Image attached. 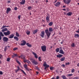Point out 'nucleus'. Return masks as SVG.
<instances>
[{
	"label": "nucleus",
	"mask_w": 79,
	"mask_h": 79,
	"mask_svg": "<svg viewBox=\"0 0 79 79\" xmlns=\"http://www.w3.org/2000/svg\"><path fill=\"white\" fill-rule=\"evenodd\" d=\"M21 42V43H22L20 44V45L22 46H24L26 45H26H27V47H31L32 45L31 44H29V43H26V42L25 40H22Z\"/></svg>",
	"instance_id": "1"
},
{
	"label": "nucleus",
	"mask_w": 79,
	"mask_h": 79,
	"mask_svg": "<svg viewBox=\"0 0 79 79\" xmlns=\"http://www.w3.org/2000/svg\"><path fill=\"white\" fill-rule=\"evenodd\" d=\"M45 32L46 33L48 38H49L50 35L51 34V33L48 31V29H47L45 30Z\"/></svg>",
	"instance_id": "2"
},
{
	"label": "nucleus",
	"mask_w": 79,
	"mask_h": 79,
	"mask_svg": "<svg viewBox=\"0 0 79 79\" xmlns=\"http://www.w3.org/2000/svg\"><path fill=\"white\" fill-rule=\"evenodd\" d=\"M17 68L18 69H17V70H15V73H18V71H19V70H20L21 71V72L24 74L25 75H26V73H25V72H24V71L23 70H22V69H20V68L19 67V66H18L17 67Z\"/></svg>",
	"instance_id": "3"
},
{
	"label": "nucleus",
	"mask_w": 79,
	"mask_h": 79,
	"mask_svg": "<svg viewBox=\"0 0 79 79\" xmlns=\"http://www.w3.org/2000/svg\"><path fill=\"white\" fill-rule=\"evenodd\" d=\"M3 34L5 35V36L9 35H10L11 32L10 31H7V32H4L3 33Z\"/></svg>",
	"instance_id": "4"
},
{
	"label": "nucleus",
	"mask_w": 79,
	"mask_h": 79,
	"mask_svg": "<svg viewBox=\"0 0 79 79\" xmlns=\"http://www.w3.org/2000/svg\"><path fill=\"white\" fill-rule=\"evenodd\" d=\"M41 48L43 52H45L46 51V47L45 45L41 46Z\"/></svg>",
	"instance_id": "5"
},
{
	"label": "nucleus",
	"mask_w": 79,
	"mask_h": 79,
	"mask_svg": "<svg viewBox=\"0 0 79 79\" xmlns=\"http://www.w3.org/2000/svg\"><path fill=\"white\" fill-rule=\"evenodd\" d=\"M45 32L44 31H41V34H40V36H41L42 38L44 37Z\"/></svg>",
	"instance_id": "6"
},
{
	"label": "nucleus",
	"mask_w": 79,
	"mask_h": 79,
	"mask_svg": "<svg viewBox=\"0 0 79 79\" xmlns=\"http://www.w3.org/2000/svg\"><path fill=\"white\" fill-rule=\"evenodd\" d=\"M43 66L44 67H45L44 68V69H46V68L49 67V65H47V63H46V61H44V64H43Z\"/></svg>",
	"instance_id": "7"
},
{
	"label": "nucleus",
	"mask_w": 79,
	"mask_h": 79,
	"mask_svg": "<svg viewBox=\"0 0 79 79\" xmlns=\"http://www.w3.org/2000/svg\"><path fill=\"white\" fill-rule=\"evenodd\" d=\"M28 65H27L26 64H24V68L26 69V70L27 71H29L30 70H31V69H29L27 67Z\"/></svg>",
	"instance_id": "8"
},
{
	"label": "nucleus",
	"mask_w": 79,
	"mask_h": 79,
	"mask_svg": "<svg viewBox=\"0 0 79 79\" xmlns=\"http://www.w3.org/2000/svg\"><path fill=\"white\" fill-rule=\"evenodd\" d=\"M50 16H47L46 18V22L48 23L50 22Z\"/></svg>",
	"instance_id": "9"
},
{
	"label": "nucleus",
	"mask_w": 79,
	"mask_h": 79,
	"mask_svg": "<svg viewBox=\"0 0 79 79\" xmlns=\"http://www.w3.org/2000/svg\"><path fill=\"white\" fill-rule=\"evenodd\" d=\"M19 58H21L22 60H26L25 56L24 55H21L20 56H19Z\"/></svg>",
	"instance_id": "10"
},
{
	"label": "nucleus",
	"mask_w": 79,
	"mask_h": 79,
	"mask_svg": "<svg viewBox=\"0 0 79 79\" xmlns=\"http://www.w3.org/2000/svg\"><path fill=\"white\" fill-rule=\"evenodd\" d=\"M8 38L6 37H4L3 38V41L5 42H7L8 41Z\"/></svg>",
	"instance_id": "11"
},
{
	"label": "nucleus",
	"mask_w": 79,
	"mask_h": 79,
	"mask_svg": "<svg viewBox=\"0 0 79 79\" xmlns=\"http://www.w3.org/2000/svg\"><path fill=\"white\" fill-rule=\"evenodd\" d=\"M4 37V35L2 32H0V41L2 40V37Z\"/></svg>",
	"instance_id": "12"
},
{
	"label": "nucleus",
	"mask_w": 79,
	"mask_h": 79,
	"mask_svg": "<svg viewBox=\"0 0 79 79\" xmlns=\"http://www.w3.org/2000/svg\"><path fill=\"white\" fill-rule=\"evenodd\" d=\"M11 11V9L10 7H8L7 8L6 13L8 14L9 12Z\"/></svg>",
	"instance_id": "13"
},
{
	"label": "nucleus",
	"mask_w": 79,
	"mask_h": 79,
	"mask_svg": "<svg viewBox=\"0 0 79 79\" xmlns=\"http://www.w3.org/2000/svg\"><path fill=\"white\" fill-rule=\"evenodd\" d=\"M22 1L20 2V5H24L25 3V0H22Z\"/></svg>",
	"instance_id": "14"
},
{
	"label": "nucleus",
	"mask_w": 79,
	"mask_h": 79,
	"mask_svg": "<svg viewBox=\"0 0 79 79\" xmlns=\"http://www.w3.org/2000/svg\"><path fill=\"white\" fill-rule=\"evenodd\" d=\"M60 4V3L59 2H57L54 5L55 6H59Z\"/></svg>",
	"instance_id": "15"
},
{
	"label": "nucleus",
	"mask_w": 79,
	"mask_h": 79,
	"mask_svg": "<svg viewBox=\"0 0 79 79\" xmlns=\"http://www.w3.org/2000/svg\"><path fill=\"white\" fill-rule=\"evenodd\" d=\"M8 29L6 28H5L4 29H2V32H3L6 31H8Z\"/></svg>",
	"instance_id": "16"
},
{
	"label": "nucleus",
	"mask_w": 79,
	"mask_h": 79,
	"mask_svg": "<svg viewBox=\"0 0 79 79\" xmlns=\"http://www.w3.org/2000/svg\"><path fill=\"white\" fill-rule=\"evenodd\" d=\"M72 12H69L67 14H66V15L68 16H71L72 15Z\"/></svg>",
	"instance_id": "17"
},
{
	"label": "nucleus",
	"mask_w": 79,
	"mask_h": 79,
	"mask_svg": "<svg viewBox=\"0 0 79 79\" xmlns=\"http://www.w3.org/2000/svg\"><path fill=\"white\" fill-rule=\"evenodd\" d=\"M56 56L57 57L60 58L63 56V55L62 54H59L58 55H56Z\"/></svg>",
	"instance_id": "18"
},
{
	"label": "nucleus",
	"mask_w": 79,
	"mask_h": 79,
	"mask_svg": "<svg viewBox=\"0 0 79 79\" xmlns=\"http://www.w3.org/2000/svg\"><path fill=\"white\" fill-rule=\"evenodd\" d=\"M71 2V0H68L65 1V3H66L67 4L69 5Z\"/></svg>",
	"instance_id": "19"
},
{
	"label": "nucleus",
	"mask_w": 79,
	"mask_h": 79,
	"mask_svg": "<svg viewBox=\"0 0 79 79\" xmlns=\"http://www.w3.org/2000/svg\"><path fill=\"white\" fill-rule=\"evenodd\" d=\"M59 53L61 54H64V52H63L62 49H60L59 52Z\"/></svg>",
	"instance_id": "20"
},
{
	"label": "nucleus",
	"mask_w": 79,
	"mask_h": 79,
	"mask_svg": "<svg viewBox=\"0 0 79 79\" xmlns=\"http://www.w3.org/2000/svg\"><path fill=\"white\" fill-rule=\"evenodd\" d=\"M32 54H33V55H34L35 58L36 59L38 58V56H37L36 54V53H35V52H32Z\"/></svg>",
	"instance_id": "21"
},
{
	"label": "nucleus",
	"mask_w": 79,
	"mask_h": 79,
	"mask_svg": "<svg viewBox=\"0 0 79 79\" xmlns=\"http://www.w3.org/2000/svg\"><path fill=\"white\" fill-rule=\"evenodd\" d=\"M24 63H26L27 62V63L28 64H30V61H29L28 60H26V59L25 60H24Z\"/></svg>",
	"instance_id": "22"
},
{
	"label": "nucleus",
	"mask_w": 79,
	"mask_h": 79,
	"mask_svg": "<svg viewBox=\"0 0 79 79\" xmlns=\"http://www.w3.org/2000/svg\"><path fill=\"white\" fill-rule=\"evenodd\" d=\"M14 36V35L13 34L10 35L9 39L13 38Z\"/></svg>",
	"instance_id": "23"
},
{
	"label": "nucleus",
	"mask_w": 79,
	"mask_h": 79,
	"mask_svg": "<svg viewBox=\"0 0 79 79\" xmlns=\"http://www.w3.org/2000/svg\"><path fill=\"white\" fill-rule=\"evenodd\" d=\"M31 62L33 63H34V64H35L37 65V64H38V62H37L36 61H35V60H33V61H31Z\"/></svg>",
	"instance_id": "24"
},
{
	"label": "nucleus",
	"mask_w": 79,
	"mask_h": 79,
	"mask_svg": "<svg viewBox=\"0 0 79 79\" xmlns=\"http://www.w3.org/2000/svg\"><path fill=\"white\" fill-rule=\"evenodd\" d=\"M16 56H18V55L16 54H14V55L11 56V57L12 58H14V57H15Z\"/></svg>",
	"instance_id": "25"
},
{
	"label": "nucleus",
	"mask_w": 79,
	"mask_h": 79,
	"mask_svg": "<svg viewBox=\"0 0 79 79\" xmlns=\"http://www.w3.org/2000/svg\"><path fill=\"white\" fill-rule=\"evenodd\" d=\"M53 24V22H49L48 23V25L49 26H52Z\"/></svg>",
	"instance_id": "26"
},
{
	"label": "nucleus",
	"mask_w": 79,
	"mask_h": 79,
	"mask_svg": "<svg viewBox=\"0 0 79 79\" xmlns=\"http://www.w3.org/2000/svg\"><path fill=\"white\" fill-rule=\"evenodd\" d=\"M14 39L15 40H16L17 41H18L19 40V38L16 36H14Z\"/></svg>",
	"instance_id": "27"
},
{
	"label": "nucleus",
	"mask_w": 79,
	"mask_h": 79,
	"mask_svg": "<svg viewBox=\"0 0 79 79\" xmlns=\"http://www.w3.org/2000/svg\"><path fill=\"white\" fill-rule=\"evenodd\" d=\"M65 60V57H64L60 59V61H64Z\"/></svg>",
	"instance_id": "28"
},
{
	"label": "nucleus",
	"mask_w": 79,
	"mask_h": 79,
	"mask_svg": "<svg viewBox=\"0 0 79 79\" xmlns=\"http://www.w3.org/2000/svg\"><path fill=\"white\" fill-rule=\"evenodd\" d=\"M37 32V30H35L33 31V33L34 34H35L36 32Z\"/></svg>",
	"instance_id": "29"
},
{
	"label": "nucleus",
	"mask_w": 79,
	"mask_h": 79,
	"mask_svg": "<svg viewBox=\"0 0 79 79\" xmlns=\"http://www.w3.org/2000/svg\"><path fill=\"white\" fill-rule=\"evenodd\" d=\"M61 77L63 78V79H67L66 77L64 75H63L61 76Z\"/></svg>",
	"instance_id": "30"
},
{
	"label": "nucleus",
	"mask_w": 79,
	"mask_h": 79,
	"mask_svg": "<svg viewBox=\"0 0 79 79\" xmlns=\"http://www.w3.org/2000/svg\"><path fill=\"white\" fill-rule=\"evenodd\" d=\"M49 32H51L53 31V29L52 28L50 27L49 28Z\"/></svg>",
	"instance_id": "31"
},
{
	"label": "nucleus",
	"mask_w": 79,
	"mask_h": 79,
	"mask_svg": "<svg viewBox=\"0 0 79 79\" xmlns=\"http://www.w3.org/2000/svg\"><path fill=\"white\" fill-rule=\"evenodd\" d=\"M71 46L72 47H75V44L74 43H73L71 44Z\"/></svg>",
	"instance_id": "32"
},
{
	"label": "nucleus",
	"mask_w": 79,
	"mask_h": 79,
	"mask_svg": "<svg viewBox=\"0 0 79 79\" xmlns=\"http://www.w3.org/2000/svg\"><path fill=\"white\" fill-rule=\"evenodd\" d=\"M74 37L75 38H76L77 37H79V34H75Z\"/></svg>",
	"instance_id": "33"
},
{
	"label": "nucleus",
	"mask_w": 79,
	"mask_h": 79,
	"mask_svg": "<svg viewBox=\"0 0 79 79\" xmlns=\"http://www.w3.org/2000/svg\"><path fill=\"white\" fill-rule=\"evenodd\" d=\"M15 35H16V36L17 37H19V33H18V32H15Z\"/></svg>",
	"instance_id": "34"
},
{
	"label": "nucleus",
	"mask_w": 79,
	"mask_h": 79,
	"mask_svg": "<svg viewBox=\"0 0 79 79\" xmlns=\"http://www.w3.org/2000/svg\"><path fill=\"white\" fill-rule=\"evenodd\" d=\"M26 34L27 35H29L30 34V31H26Z\"/></svg>",
	"instance_id": "35"
},
{
	"label": "nucleus",
	"mask_w": 79,
	"mask_h": 79,
	"mask_svg": "<svg viewBox=\"0 0 79 79\" xmlns=\"http://www.w3.org/2000/svg\"><path fill=\"white\" fill-rule=\"evenodd\" d=\"M59 50H60L59 48H56V51L57 52H59Z\"/></svg>",
	"instance_id": "36"
},
{
	"label": "nucleus",
	"mask_w": 79,
	"mask_h": 79,
	"mask_svg": "<svg viewBox=\"0 0 79 79\" xmlns=\"http://www.w3.org/2000/svg\"><path fill=\"white\" fill-rule=\"evenodd\" d=\"M75 71V70L74 69H73L72 70H71V73H74Z\"/></svg>",
	"instance_id": "37"
},
{
	"label": "nucleus",
	"mask_w": 79,
	"mask_h": 79,
	"mask_svg": "<svg viewBox=\"0 0 79 79\" xmlns=\"http://www.w3.org/2000/svg\"><path fill=\"white\" fill-rule=\"evenodd\" d=\"M7 60V62H9V61L10 60V58H8L7 59V60Z\"/></svg>",
	"instance_id": "38"
},
{
	"label": "nucleus",
	"mask_w": 79,
	"mask_h": 79,
	"mask_svg": "<svg viewBox=\"0 0 79 79\" xmlns=\"http://www.w3.org/2000/svg\"><path fill=\"white\" fill-rule=\"evenodd\" d=\"M73 75V74H68V76H69V77H71Z\"/></svg>",
	"instance_id": "39"
},
{
	"label": "nucleus",
	"mask_w": 79,
	"mask_h": 79,
	"mask_svg": "<svg viewBox=\"0 0 79 79\" xmlns=\"http://www.w3.org/2000/svg\"><path fill=\"white\" fill-rule=\"evenodd\" d=\"M38 59H39V60L40 61H42V60L41 59V57H39Z\"/></svg>",
	"instance_id": "40"
},
{
	"label": "nucleus",
	"mask_w": 79,
	"mask_h": 79,
	"mask_svg": "<svg viewBox=\"0 0 79 79\" xmlns=\"http://www.w3.org/2000/svg\"><path fill=\"white\" fill-rule=\"evenodd\" d=\"M31 6H28L27 7V9L29 10H31Z\"/></svg>",
	"instance_id": "41"
},
{
	"label": "nucleus",
	"mask_w": 79,
	"mask_h": 79,
	"mask_svg": "<svg viewBox=\"0 0 79 79\" xmlns=\"http://www.w3.org/2000/svg\"><path fill=\"white\" fill-rule=\"evenodd\" d=\"M53 67H51L50 68V69L51 70H52L53 69Z\"/></svg>",
	"instance_id": "42"
},
{
	"label": "nucleus",
	"mask_w": 79,
	"mask_h": 79,
	"mask_svg": "<svg viewBox=\"0 0 79 79\" xmlns=\"http://www.w3.org/2000/svg\"><path fill=\"white\" fill-rule=\"evenodd\" d=\"M17 62L19 64H21V63L18 61L17 60H16Z\"/></svg>",
	"instance_id": "43"
},
{
	"label": "nucleus",
	"mask_w": 79,
	"mask_h": 79,
	"mask_svg": "<svg viewBox=\"0 0 79 79\" xmlns=\"http://www.w3.org/2000/svg\"><path fill=\"white\" fill-rule=\"evenodd\" d=\"M18 48H14L13 50H14V51H15V50H18Z\"/></svg>",
	"instance_id": "44"
},
{
	"label": "nucleus",
	"mask_w": 79,
	"mask_h": 79,
	"mask_svg": "<svg viewBox=\"0 0 79 79\" xmlns=\"http://www.w3.org/2000/svg\"><path fill=\"white\" fill-rule=\"evenodd\" d=\"M6 27H5V26H4V25H3L2 26V27L1 28V29H3L4 28H5Z\"/></svg>",
	"instance_id": "45"
},
{
	"label": "nucleus",
	"mask_w": 79,
	"mask_h": 79,
	"mask_svg": "<svg viewBox=\"0 0 79 79\" xmlns=\"http://www.w3.org/2000/svg\"><path fill=\"white\" fill-rule=\"evenodd\" d=\"M18 10V8H17V7H15L14 8V10Z\"/></svg>",
	"instance_id": "46"
},
{
	"label": "nucleus",
	"mask_w": 79,
	"mask_h": 79,
	"mask_svg": "<svg viewBox=\"0 0 79 79\" xmlns=\"http://www.w3.org/2000/svg\"><path fill=\"white\" fill-rule=\"evenodd\" d=\"M3 74V72H2V71H0V75H2Z\"/></svg>",
	"instance_id": "47"
},
{
	"label": "nucleus",
	"mask_w": 79,
	"mask_h": 79,
	"mask_svg": "<svg viewBox=\"0 0 79 79\" xmlns=\"http://www.w3.org/2000/svg\"><path fill=\"white\" fill-rule=\"evenodd\" d=\"M6 49H7V47L6 46V47H5V48H4V51H5L6 52Z\"/></svg>",
	"instance_id": "48"
},
{
	"label": "nucleus",
	"mask_w": 79,
	"mask_h": 79,
	"mask_svg": "<svg viewBox=\"0 0 79 79\" xmlns=\"http://www.w3.org/2000/svg\"><path fill=\"white\" fill-rule=\"evenodd\" d=\"M18 19H21V16L20 15H19V16H18Z\"/></svg>",
	"instance_id": "49"
},
{
	"label": "nucleus",
	"mask_w": 79,
	"mask_h": 79,
	"mask_svg": "<svg viewBox=\"0 0 79 79\" xmlns=\"http://www.w3.org/2000/svg\"><path fill=\"white\" fill-rule=\"evenodd\" d=\"M59 79V76H57L56 77V79Z\"/></svg>",
	"instance_id": "50"
},
{
	"label": "nucleus",
	"mask_w": 79,
	"mask_h": 79,
	"mask_svg": "<svg viewBox=\"0 0 79 79\" xmlns=\"http://www.w3.org/2000/svg\"><path fill=\"white\" fill-rule=\"evenodd\" d=\"M61 66L64 67H65V65L64 64H62L61 65Z\"/></svg>",
	"instance_id": "51"
},
{
	"label": "nucleus",
	"mask_w": 79,
	"mask_h": 79,
	"mask_svg": "<svg viewBox=\"0 0 79 79\" xmlns=\"http://www.w3.org/2000/svg\"><path fill=\"white\" fill-rule=\"evenodd\" d=\"M65 64H66V65H69V63L68 62V63H66Z\"/></svg>",
	"instance_id": "52"
},
{
	"label": "nucleus",
	"mask_w": 79,
	"mask_h": 79,
	"mask_svg": "<svg viewBox=\"0 0 79 79\" xmlns=\"http://www.w3.org/2000/svg\"><path fill=\"white\" fill-rule=\"evenodd\" d=\"M75 79H79V78L78 77H75Z\"/></svg>",
	"instance_id": "53"
},
{
	"label": "nucleus",
	"mask_w": 79,
	"mask_h": 79,
	"mask_svg": "<svg viewBox=\"0 0 79 79\" xmlns=\"http://www.w3.org/2000/svg\"><path fill=\"white\" fill-rule=\"evenodd\" d=\"M76 32L79 33V29H78V31H76Z\"/></svg>",
	"instance_id": "54"
},
{
	"label": "nucleus",
	"mask_w": 79,
	"mask_h": 79,
	"mask_svg": "<svg viewBox=\"0 0 79 79\" xmlns=\"http://www.w3.org/2000/svg\"><path fill=\"white\" fill-rule=\"evenodd\" d=\"M2 56L0 54V59L2 58Z\"/></svg>",
	"instance_id": "55"
},
{
	"label": "nucleus",
	"mask_w": 79,
	"mask_h": 79,
	"mask_svg": "<svg viewBox=\"0 0 79 79\" xmlns=\"http://www.w3.org/2000/svg\"><path fill=\"white\" fill-rule=\"evenodd\" d=\"M77 67H79V63L77 65Z\"/></svg>",
	"instance_id": "56"
},
{
	"label": "nucleus",
	"mask_w": 79,
	"mask_h": 79,
	"mask_svg": "<svg viewBox=\"0 0 79 79\" xmlns=\"http://www.w3.org/2000/svg\"><path fill=\"white\" fill-rule=\"evenodd\" d=\"M11 2V1H8V3H10Z\"/></svg>",
	"instance_id": "57"
},
{
	"label": "nucleus",
	"mask_w": 79,
	"mask_h": 79,
	"mask_svg": "<svg viewBox=\"0 0 79 79\" xmlns=\"http://www.w3.org/2000/svg\"><path fill=\"white\" fill-rule=\"evenodd\" d=\"M57 1V0H56L55 1H54V3H55Z\"/></svg>",
	"instance_id": "58"
},
{
	"label": "nucleus",
	"mask_w": 79,
	"mask_h": 79,
	"mask_svg": "<svg viewBox=\"0 0 79 79\" xmlns=\"http://www.w3.org/2000/svg\"><path fill=\"white\" fill-rule=\"evenodd\" d=\"M35 3H36V4L37 3L38 1H35Z\"/></svg>",
	"instance_id": "59"
},
{
	"label": "nucleus",
	"mask_w": 79,
	"mask_h": 79,
	"mask_svg": "<svg viewBox=\"0 0 79 79\" xmlns=\"http://www.w3.org/2000/svg\"><path fill=\"white\" fill-rule=\"evenodd\" d=\"M65 7H66V6H63V7L65 8Z\"/></svg>",
	"instance_id": "60"
},
{
	"label": "nucleus",
	"mask_w": 79,
	"mask_h": 79,
	"mask_svg": "<svg viewBox=\"0 0 79 79\" xmlns=\"http://www.w3.org/2000/svg\"><path fill=\"white\" fill-rule=\"evenodd\" d=\"M36 73L37 74H38V73H39V72H36Z\"/></svg>",
	"instance_id": "61"
},
{
	"label": "nucleus",
	"mask_w": 79,
	"mask_h": 79,
	"mask_svg": "<svg viewBox=\"0 0 79 79\" xmlns=\"http://www.w3.org/2000/svg\"><path fill=\"white\" fill-rule=\"evenodd\" d=\"M60 43H61V44H62L63 43V41H62Z\"/></svg>",
	"instance_id": "62"
},
{
	"label": "nucleus",
	"mask_w": 79,
	"mask_h": 79,
	"mask_svg": "<svg viewBox=\"0 0 79 79\" xmlns=\"http://www.w3.org/2000/svg\"><path fill=\"white\" fill-rule=\"evenodd\" d=\"M63 10L64 11H65V9H63V10Z\"/></svg>",
	"instance_id": "63"
},
{
	"label": "nucleus",
	"mask_w": 79,
	"mask_h": 79,
	"mask_svg": "<svg viewBox=\"0 0 79 79\" xmlns=\"http://www.w3.org/2000/svg\"><path fill=\"white\" fill-rule=\"evenodd\" d=\"M51 79H55L54 77H53V78H52Z\"/></svg>",
	"instance_id": "64"
}]
</instances>
